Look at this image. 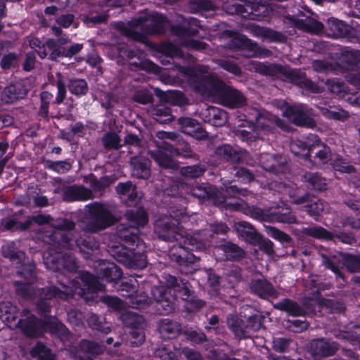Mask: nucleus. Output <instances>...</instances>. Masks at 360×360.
I'll return each instance as SVG.
<instances>
[{"label": "nucleus", "instance_id": "b1692460", "mask_svg": "<svg viewBox=\"0 0 360 360\" xmlns=\"http://www.w3.org/2000/svg\"><path fill=\"white\" fill-rule=\"evenodd\" d=\"M28 94V89L22 81L11 82L1 91V102L6 104L25 98Z\"/></svg>", "mask_w": 360, "mask_h": 360}, {"label": "nucleus", "instance_id": "9b49d317", "mask_svg": "<svg viewBox=\"0 0 360 360\" xmlns=\"http://www.w3.org/2000/svg\"><path fill=\"white\" fill-rule=\"evenodd\" d=\"M186 209L181 206L179 207H172L169 210L170 217L165 221H163L158 227V234L160 238L164 240L173 241L178 240L181 225V217L186 215Z\"/></svg>", "mask_w": 360, "mask_h": 360}, {"label": "nucleus", "instance_id": "6e6d98bb", "mask_svg": "<svg viewBox=\"0 0 360 360\" xmlns=\"http://www.w3.org/2000/svg\"><path fill=\"white\" fill-rule=\"evenodd\" d=\"M30 354L37 360H56V355L51 349L41 342H37L31 349Z\"/></svg>", "mask_w": 360, "mask_h": 360}, {"label": "nucleus", "instance_id": "bb28decb", "mask_svg": "<svg viewBox=\"0 0 360 360\" xmlns=\"http://www.w3.org/2000/svg\"><path fill=\"white\" fill-rule=\"evenodd\" d=\"M76 243L84 259L94 260L93 257L97 254L100 247V243L95 237L84 235L76 240Z\"/></svg>", "mask_w": 360, "mask_h": 360}, {"label": "nucleus", "instance_id": "e2e57ef3", "mask_svg": "<svg viewBox=\"0 0 360 360\" xmlns=\"http://www.w3.org/2000/svg\"><path fill=\"white\" fill-rule=\"evenodd\" d=\"M154 119L161 124H167L172 122L174 116L172 114V109L165 105H158L153 110Z\"/></svg>", "mask_w": 360, "mask_h": 360}, {"label": "nucleus", "instance_id": "a878e982", "mask_svg": "<svg viewBox=\"0 0 360 360\" xmlns=\"http://www.w3.org/2000/svg\"><path fill=\"white\" fill-rule=\"evenodd\" d=\"M125 217L128 221L129 225L121 224L127 229L134 231L139 235V228L143 227L148 221V216L143 208L139 207L136 210H127L125 213Z\"/></svg>", "mask_w": 360, "mask_h": 360}, {"label": "nucleus", "instance_id": "9d476101", "mask_svg": "<svg viewBox=\"0 0 360 360\" xmlns=\"http://www.w3.org/2000/svg\"><path fill=\"white\" fill-rule=\"evenodd\" d=\"M90 219L86 225L87 229L92 233H98L114 225L117 219L103 204L94 202L89 206Z\"/></svg>", "mask_w": 360, "mask_h": 360}, {"label": "nucleus", "instance_id": "0e129e2a", "mask_svg": "<svg viewBox=\"0 0 360 360\" xmlns=\"http://www.w3.org/2000/svg\"><path fill=\"white\" fill-rule=\"evenodd\" d=\"M56 81L55 85L57 88V94L53 103L56 105L62 104L67 96V83L64 79V77L60 72L56 73Z\"/></svg>", "mask_w": 360, "mask_h": 360}, {"label": "nucleus", "instance_id": "864d4df0", "mask_svg": "<svg viewBox=\"0 0 360 360\" xmlns=\"http://www.w3.org/2000/svg\"><path fill=\"white\" fill-rule=\"evenodd\" d=\"M115 179L112 176L105 175L98 179L94 174L89 176V184L93 191L102 192L112 184Z\"/></svg>", "mask_w": 360, "mask_h": 360}, {"label": "nucleus", "instance_id": "f03ea898", "mask_svg": "<svg viewBox=\"0 0 360 360\" xmlns=\"http://www.w3.org/2000/svg\"><path fill=\"white\" fill-rule=\"evenodd\" d=\"M116 233L124 244L110 247V255L127 268L146 267V245L139 235L123 225L117 227Z\"/></svg>", "mask_w": 360, "mask_h": 360}, {"label": "nucleus", "instance_id": "412c9836", "mask_svg": "<svg viewBox=\"0 0 360 360\" xmlns=\"http://www.w3.org/2000/svg\"><path fill=\"white\" fill-rule=\"evenodd\" d=\"M250 288L252 293L265 300L276 299L280 295L278 290L266 278L252 280Z\"/></svg>", "mask_w": 360, "mask_h": 360}, {"label": "nucleus", "instance_id": "c03bdc74", "mask_svg": "<svg viewBox=\"0 0 360 360\" xmlns=\"http://www.w3.org/2000/svg\"><path fill=\"white\" fill-rule=\"evenodd\" d=\"M327 28L335 37H348L351 31V27L349 25L335 18L328 19Z\"/></svg>", "mask_w": 360, "mask_h": 360}, {"label": "nucleus", "instance_id": "3c124183", "mask_svg": "<svg viewBox=\"0 0 360 360\" xmlns=\"http://www.w3.org/2000/svg\"><path fill=\"white\" fill-rule=\"evenodd\" d=\"M330 165L334 170L342 174H351L356 172L355 167L347 159L338 154L331 159Z\"/></svg>", "mask_w": 360, "mask_h": 360}, {"label": "nucleus", "instance_id": "393cba45", "mask_svg": "<svg viewBox=\"0 0 360 360\" xmlns=\"http://www.w3.org/2000/svg\"><path fill=\"white\" fill-rule=\"evenodd\" d=\"M120 53H123L129 60V66L131 70L154 71L155 69L158 68V66L150 60L143 59L138 51L126 49L124 51L120 49Z\"/></svg>", "mask_w": 360, "mask_h": 360}, {"label": "nucleus", "instance_id": "72a5a7b5", "mask_svg": "<svg viewBox=\"0 0 360 360\" xmlns=\"http://www.w3.org/2000/svg\"><path fill=\"white\" fill-rule=\"evenodd\" d=\"M235 229L239 236L253 245H256L262 239V235L247 221H240L235 223Z\"/></svg>", "mask_w": 360, "mask_h": 360}, {"label": "nucleus", "instance_id": "680f3d73", "mask_svg": "<svg viewBox=\"0 0 360 360\" xmlns=\"http://www.w3.org/2000/svg\"><path fill=\"white\" fill-rule=\"evenodd\" d=\"M7 248L5 246L1 247V254L6 258H8L12 265L18 269L22 264L25 262L26 255L23 251L20 250H9L7 252Z\"/></svg>", "mask_w": 360, "mask_h": 360}, {"label": "nucleus", "instance_id": "39448f33", "mask_svg": "<svg viewBox=\"0 0 360 360\" xmlns=\"http://www.w3.org/2000/svg\"><path fill=\"white\" fill-rule=\"evenodd\" d=\"M70 37L49 38L42 45H38L36 52L41 59L47 58L52 62H58L59 59L71 58L78 54L83 49L84 44L79 43L68 44Z\"/></svg>", "mask_w": 360, "mask_h": 360}, {"label": "nucleus", "instance_id": "de8ad7c7", "mask_svg": "<svg viewBox=\"0 0 360 360\" xmlns=\"http://www.w3.org/2000/svg\"><path fill=\"white\" fill-rule=\"evenodd\" d=\"M67 86L69 91L77 98L86 96L89 91V86L84 79L70 78Z\"/></svg>", "mask_w": 360, "mask_h": 360}, {"label": "nucleus", "instance_id": "052dcab7", "mask_svg": "<svg viewBox=\"0 0 360 360\" xmlns=\"http://www.w3.org/2000/svg\"><path fill=\"white\" fill-rule=\"evenodd\" d=\"M153 354L160 360H180L179 354L172 345H162L155 348Z\"/></svg>", "mask_w": 360, "mask_h": 360}, {"label": "nucleus", "instance_id": "f8f14e48", "mask_svg": "<svg viewBox=\"0 0 360 360\" xmlns=\"http://www.w3.org/2000/svg\"><path fill=\"white\" fill-rule=\"evenodd\" d=\"M244 4H235L232 5L231 12L236 13L243 18L252 20H266L272 12L264 4L255 2V0H240Z\"/></svg>", "mask_w": 360, "mask_h": 360}, {"label": "nucleus", "instance_id": "c85d7f7f", "mask_svg": "<svg viewBox=\"0 0 360 360\" xmlns=\"http://www.w3.org/2000/svg\"><path fill=\"white\" fill-rule=\"evenodd\" d=\"M91 197L92 192L90 189L82 185L76 184L65 188L62 194L63 200L67 202L84 201L91 199Z\"/></svg>", "mask_w": 360, "mask_h": 360}, {"label": "nucleus", "instance_id": "2eb2a0df", "mask_svg": "<svg viewBox=\"0 0 360 360\" xmlns=\"http://www.w3.org/2000/svg\"><path fill=\"white\" fill-rule=\"evenodd\" d=\"M152 294L155 301V310L158 314L168 315L174 311V300L178 299L172 295V290L158 287L153 290Z\"/></svg>", "mask_w": 360, "mask_h": 360}, {"label": "nucleus", "instance_id": "774afa93", "mask_svg": "<svg viewBox=\"0 0 360 360\" xmlns=\"http://www.w3.org/2000/svg\"><path fill=\"white\" fill-rule=\"evenodd\" d=\"M129 303L132 308L143 309L149 306L150 298L146 292H139L137 290V292L129 298Z\"/></svg>", "mask_w": 360, "mask_h": 360}, {"label": "nucleus", "instance_id": "8fccbe9b", "mask_svg": "<svg viewBox=\"0 0 360 360\" xmlns=\"http://www.w3.org/2000/svg\"><path fill=\"white\" fill-rule=\"evenodd\" d=\"M131 330L127 336V344L132 347L141 346L146 340L145 332L142 328L138 327L136 323H129Z\"/></svg>", "mask_w": 360, "mask_h": 360}, {"label": "nucleus", "instance_id": "c756f323", "mask_svg": "<svg viewBox=\"0 0 360 360\" xmlns=\"http://www.w3.org/2000/svg\"><path fill=\"white\" fill-rule=\"evenodd\" d=\"M284 113L286 117L291 118L297 126L312 127L315 125L314 120L306 113L301 106H288Z\"/></svg>", "mask_w": 360, "mask_h": 360}, {"label": "nucleus", "instance_id": "5701e85b", "mask_svg": "<svg viewBox=\"0 0 360 360\" xmlns=\"http://www.w3.org/2000/svg\"><path fill=\"white\" fill-rule=\"evenodd\" d=\"M292 202L295 205L306 203L305 210L314 220L319 221L322 212L324 210L323 204L317 198H311L309 194L292 198Z\"/></svg>", "mask_w": 360, "mask_h": 360}, {"label": "nucleus", "instance_id": "473e14b6", "mask_svg": "<svg viewBox=\"0 0 360 360\" xmlns=\"http://www.w3.org/2000/svg\"><path fill=\"white\" fill-rule=\"evenodd\" d=\"M250 30L254 37L260 38L263 41L267 40L270 42L284 43L287 40V37L284 34L271 28L252 25Z\"/></svg>", "mask_w": 360, "mask_h": 360}, {"label": "nucleus", "instance_id": "bf43d9fd", "mask_svg": "<svg viewBox=\"0 0 360 360\" xmlns=\"http://www.w3.org/2000/svg\"><path fill=\"white\" fill-rule=\"evenodd\" d=\"M207 167L202 164L184 166L180 168V174L187 179H197L200 177L206 172Z\"/></svg>", "mask_w": 360, "mask_h": 360}, {"label": "nucleus", "instance_id": "f257e3e1", "mask_svg": "<svg viewBox=\"0 0 360 360\" xmlns=\"http://www.w3.org/2000/svg\"><path fill=\"white\" fill-rule=\"evenodd\" d=\"M179 71L187 78L189 87L195 94L214 96L220 104L230 109L240 108L247 103L242 91L201 67L180 66Z\"/></svg>", "mask_w": 360, "mask_h": 360}, {"label": "nucleus", "instance_id": "f704fd0d", "mask_svg": "<svg viewBox=\"0 0 360 360\" xmlns=\"http://www.w3.org/2000/svg\"><path fill=\"white\" fill-rule=\"evenodd\" d=\"M155 93L162 101L169 103L172 105L183 107L188 104V99L181 91L174 90L165 92L156 89Z\"/></svg>", "mask_w": 360, "mask_h": 360}, {"label": "nucleus", "instance_id": "e433bc0d", "mask_svg": "<svg viewBox=\"0 0 360 360\" xmlns=\"http://www.w3.org/2000/svg\"><path fill=\"white\" fill-rule=\"evenodd\" d=\"M227 325L234 335L240 339H246L250 337L245 319H243L236 314H231L227 317Z\"/></svg>", "mask_w": 360, "mask_h": 360}, {"label": "nucleus", "instance_id": "ea45409f", "mask_svg": "<svg viewBox=\"0 0 360 360\" xmlns=\"http://www.w3.org/2000/svg\"><path fill=\"white\" fill-rule=\"evenodd\" d=\"M274 308L284 311L290 316L304 317V311L302 307L296 301L290 298H284L276 304H274Z\"/></svg>", "mask_w": 360, "mask_h": 360}, {"label": "nucleus", "instance_id": "423d86ee", "mask_svg": "<svg viewBox=\"0 0 360 360\" xmlns=\"http://www.w3.org/2000/svg\"><path fill=\"white\" fill-rule=\"evenodd\" d=\"M75 223L71 219L58 218L52 223V228L42 233V240L56 248L70 250L73 246L72 234L70 232L75 228Z\"/></svg>", "mask_w": 360, "mask_h": 360}, {"label": "nucleus", "instance_id": "58836bf2", "mask_svg": "<svg viewBox=\"0 0 360 360\" xmlns=\"http://www.w3.org/2000/svg\"><path fill=\"white\" fill-rule=\"evenodd\" d=\"M169 21L167 18L161 13L153 15L150 22L145 27V30L150 34H163L167 30Z\"/></svg>", "mask_w": 360, "mask_h": 360}, {"label": "nucleus", "instance_id": "4468645a", "mask_svg": "<svg viewBox=\"0 0 360 360\" xmlns=\"http://www.w3.org/2000/svg\"><path fill=\"white\" fill-rule=\"evenodd\" d=\"M22 313L27 317L19 319L15 326L19 328L27 338H37L41 337L46 330V320L38 319L33 314L27 316L30 311L27 309H24Z\"/></svg>", "mask_w": 360, "mask_h": 360}, {"label": "nucleus", "instance_id": "2f4dec72", "mask_svg": "<svg viewBox=\"0 0 360 360\" xmlns=\"http://www.w3.org/2000/svg\"><path fill=\"white\" fill-rule=\"evenodd\" d=\"M132 175L138 179H147L151 174V161L143 156H135L131 158Z\"/></svg>", "mask_w": 360, "mask_h": 360}, {"label": "nucleus", "instance_id": "69168bd1", "mask_svg": "<svg viewBox=\"0 0 360 360\" xmlns=\"http://www.w3.org/2000/svg\"><path fill=\"white\" fill-rule=\"evenodd\" d=\"M43 163L45 168L52 170L58 174L66 173L72 169V165L68 160L59 161L44 160Z\"/></svg>", "mask_w": 360, "mask_h": 360}, {"label": "nucleus", "instance_id": "0eeeda50", "mask_svg": "<svg viewBox=\"0 0 360 360\" xmlns=\"http://www.w3.org/2000/svg\"><path fill=\"white\" fill-rule=\"evenodd\" d=\"M167 282L168 286L165 289L172 290V295L184 301V308L188 312L198 311L205 305V302L195 295L187 280H179L175 276H169Z\"/></svg>", "mask_w": 360, "mask_h": 360}, {"label": "nucleus", "instance_id": "1a4fd4ad", "mask_svg": "<svg viewBox=\"0 0 360 360\" xmlns=\"http://www.w3.org/2000/svg\"><path fill=\"white\" fill-rule=\"evenodd\" d=\"M342 261L336 255L321 254L322 264L328 269L333 271L338 278L345 281V274L340 269L342 265L345 266L350 272H358L360 271V255L350 254L342 255Z\"/></svg>", "mask_w": 360, "mask_h": 360}, {"label": "nucleus", "instance_id": "13d9d810", "mask_svg": "<svg viewBox=\"0 0 360 360\" xmlns=\"http://www.w3.org/2000/svg\"><path fill=\"white\" fill-rule=\"evenodd\" d=\"M103 146L105 149L117 150L122 146L121 138L115 132L108 131L103 134L101 139Z\"/></svg>", "mask_w": 360, "mask_h": 360}, {"label": "nucleus", "instance_id": "a18cd8bd", "mask_svg": "<svg viewBox=\"0 0 360 360\" xmlns=\"http://www.w3.org/2000/svg\"><path fill=\"white\" fill-rule=\"evenodd\" d=\"M100 274L108 283L118 284L122 278V271L115 263H108L105 266L101 269Z\"/></svg>", "mask_w": 360, "mask_h": 360}, {"label": "nucleus", "instance_id": "ddd939ff", "mask_svg": "<svg viewBox=\"0 0 360 360\" xmlns=\"http://www.w3.org/2000/svg\"><path fill=\"white\" fill-rule=\"evenodd\" d=\"M301 232L304 236H310L314 238L340 241L344 244L350 245L356 242V239L352 233L345 231L332 233L320 226L304 227Z\"/></svg>", "mask_w": 360, "mask_h": 360}, {"label": "nucleus", "instance_id": "dca6fc26", "mask_svg": "<svg viewBox=\"0 0 360 360\" xmlns=\"http://www.w3.org/2000/svg\"><path fill=\"white\" fill-rule=\"evenodd\" d=\"M319 139L313 134L293 140L290 143V150L296 156L303 157L310 160L314 150L319 146Z\"/></svg>", "mask_w": 360, "mask_h": 360}, {"label": "nucleus", "instance_id": "6e6552de", "mask_svg": "<svg viewBox=\"0 0 360 360\" xmlns=\"http://www.w3.org/2000/svg\"><path fill=\"white\" fill-rule=\"evenodd\" d=\"M74 295L75 290L72 288L63 284L62 289L55 285L44 288L36 304L37 311L44 318V320H51V300L53 298H58L68 301L73 298Z\"/></svg>", "mask_w": 360, "mask_h": 360}, {"label": "nucleus", "instance_id": "79ce46f5", "mask_svg": "<svg viewBox=\"0 0 360 360\" xmlns=\"http://www.w3.org/2000/svg\"><path fill=\"white\" fill-rule=\"evenodd\" d=\"M221 250L226 260L237 262L242 259L245 255V251L237 244L231 241H225L218 246Z\"/></svg>", "mask_w": 360, "mask_h": 360}, {"label": "nucleus", "instance_id": "a211bd4d", "mask_svg": "<svg viewBox=\"0 0 360 360\" xmlns=\"http://www.w3.org/2000/svg\"><path fill=\"white\" fill-rule=\"evenodd\" d=\"M190 193L201 202L217 205L221 203V193L216 186L210 184H201L190 189Z\"/></svg>", "mask_w": 360, "mask_h": 360}, {"label": "nucleus", "instance_id": "4d7b16f0", "mask_svg": "<svg viewBox=\"0 0 360 360\" xmlns=\"http://www.w3.org/2000/svg\"><path fill=\"white\" fill-rule=\"evenodd\" d=\"M214 63L219 68L233 76L240 77L242 75L241 68L232 59L228 58H217L214 60Z\"/></svg>", "mask_w": 360, "mask_h": 360}, {"label": "nucleus", "instance_id": "20e7f679", "mask_svg": "<svg viewBox=\"0 0 360 360\" xmlns=\"http://www.w3.org/2000/svg\"><path fill=\"white\" fill-rule=\"evenodd\" d=\"M257 70L259 73L265 76H281L284 81H287L310 93L319 92V86L314 82L307 78L306 72L300 68H292L289 65H283L278 63H259L257 67Z\"/></svg>", "mask_w": 360, "mask_h": 360}, {"label": "nucleus", "instance_id": "09e8293b", "mask_svg": "<svg viewBox=\"0 0 360 360\" xmlns=\"http://www.w3.org/2000/svg\"><path fill=\"white\" fill-rule=\"evenodd\" d=\"M302 178L309 189L321 191L326 188V179L317 172H306Z\"/></svg>", "mask_w": 360, "mask_h": 360}, {"label": "nucleus", "instance_id": "7ed1b4c3", "mask_svg": "<svg viewBox=\"0 0 360 360\" xmlns=\"http://www.w3.org/2000/svg\"><path fill=\"white\" fill-rule=\"evenodd\" d=\"M210 247V241L208 240H200L195 236L186 237L183 243L172 246L169 257L177 264L181 274H192L198 269L196 263L200 260V256L193 252H206Z\"/></svg>", "mask_w": 360, "mask_h": 360}, {"label": "nucleus", "instance_id": "aec40b11", "mask_svg": "<svg viewBox=\"0 0 360 360\" xmlns=\"http://www.w3.org/2000/svg\"><path fill=\"white\" fill-rule=\"evenodd\" d=\"M177 123L180 131L196 140H205L208 137V133L202 127L201 123L194 118L188 117H180Z\"/></svg>", "mask_w": 360, "mask_h": 360}, {"label": "nucleus", "instance_id": "c9c22d12", "mask_svg": "<svg viewBox=\"0 0 360 360\" xmlns=\"http://www.w3.org/2000/svg\"><path fill=\"white\" fill-rule=\"evenodd\" d=\"M46 330L63 342L69 341L72 338L70 330L58 319L46 320Z\"/></svg>", "mask_w": 360, "mask_h": 360}, {"label": "nucleus", "instance_id": "a19ab883", "mask_svg": "<svg viewBox=\"0 0 360 360\" xmlns=\"http://www.w3.org/2000/svg\"><path fill=\"white\" fill-rule=\"evenodd\" d=\"M200 21L194 18H191L184 25H175L171 27L173 34L177 37L195 36L198 33Z\"/></svg>", "mask_w": 360, "mask_h": 360}, {"label": "nucleus", "instance_id": "603ef678", "mask_svg": "<svg viewBox=\"0 0 360 360\" xmlns=\"http://www.w3.org/2000/svg\"><path fill=\"white\" fill-rule=\"evenodd\" d=\"M167 147L169 150H172L175 157L181 156L186 158H195L198 156L192 150L190 144L182 140L174 144L169 143V146Z\"/></svg>", "mask_w": 360, "mask_h": 360}, {"label": "nucleus", "instance_id": "5fc2aeb1", "mask_svg": "<svg viewBox=\"0 0 360 360\" xmlns=\"http://www.w3.org/2000/svg\"><path fill=\"white\" fill-rule=\"evenodd\" d=\"M79 350L91 356H98L104 352L105 347L95 341L82 339L79 344Z\"/></svg>", "mask_w": 360, "mask_h": 360}, {"label": "nucleus", "instance_id": "f3484780", "mask_svg": "<svg viewBox=\"0 0 360 360\" xmlns=\"http://www.w3.org/2000/svg\"><path fill=\"white\" fill-rule=\"evenodd\" d=\"M79 278L83 283V288H80L79 294L84 299H94L95 295L105 289L98 278L88 271L82 272Z\"/></svg>", "mask_w": 360, "mask_h": 360}, {"label": "nucleus", "instance_id": "cd10ccee", "mask_svg": "<svg viewBox=\"0 0 360 360\" xmlns=\"http://www.w3.org/2000/svg\"><path fill=\"white\" fill-rule=\"evenodd\" d=\"M310 349L314 356L327 357L335 354L338 350V344L330 340L319 338L312 340Z\"/></svg>", "mask_w": 360, "mask_h": 360}, {"label": "nucleus", "instance_id": "4c0bfd02", "mask_svg": "<svg viewBox=\"0 0 360 360\" xmlns=\"http://www.w3.org/2000/svg\"><path fill=\"white\" fill-rule=\"evenodd\" d=\"M158 330L163 338H176L181 332V326L179 323L169 319L160 320Z\"/></svg>", "mask_w": 360, "mask_h": 360}, {"label": "nucleus", "instance_id": "7c9ffc66", "mask_svg": "<svg viewBox=\"0 0 360 360\" xmlns=\"http://www.w3.org/2000/svg\"><path fill=\"white\" fill-rule=\"evenodd\" d=\"M234 210H243V213L259 221L269 222V208L262 209L245 202H236L229 205Z\"/></svg>", "mask_w": 360, "mask_h": 360}, {"label": "nucleus", "instance_id": "49530a36", "mask_svg": "<svg viewBox=\"0 0 360 360\" xmlns=\"http://www.w3.org/2000/svg\"><path fill=\"white\" fill-rule=\"evenodd\" d=\"M215 153L224 160L233 163H238L241 161V154L229 144L218 146L215 149Z\"/></svg>", "mask_w": 360, "mask_h": 360}, {"label": "nucleus", "instance_id": "4be33fe9", "mask_svg": "<svg viewBox=\"0 0 360 360\" xmlns=\"http://www.w3.org/2000/svg\"><path fill=\"white\" fill-rule=\"evenodd\" d=\"M169 146V143L165 141L158 146L156 150L150 151V155L160 167L174 169L176 167V163L174 160L175 156L172 150L167 147Z\"/></svg>", "mask_w": 360, "mask_h": 360}, {"label": "nucleus", "instance_id": "37998d69", "mask_svg": "<svg viewBox=\"0 0 360 360\" xmlns=\"http://www.w3.org/2000/svg\"><path fill=\"white\" fill-rule=\"evenodd\" d=\"M115 190L117 193L120 195H127V202L129 205L137 203L139 200L137 187L131 181L119 182Z\"/></svg>", "mask_w": 360, "mask_h": 360}, {"label": "nucleus", "instance_id": "338daca9", "mask_svg": "<svg viewBox=\"0 0 360 360\" xmlns=\"http://www.w3.org/2000/svg\"><path fill=\"white\" fill-rule=\"evenodd\" d=\"M228 120L227 112L218 108L212 107L209 110V122L215 127L224 125Z\"/></svg>", "mask_w": 360, "mask_h": 360}, {"label": "nucleus", "instance_id": "6ab92c4d", "mask_svg": "<svg viewBox=\"0 0 360 360\" xmlns=\"http://www.w3.org/2000/svg\"><path fill=\"white\" fill-rule=\"evenodd\" d=\"M269 222H278L288 224L297 223V218L288 205L281 202L269 207Z\"/></svg>", "mask_w": 360, "mask_h": 360}]
</instances>
